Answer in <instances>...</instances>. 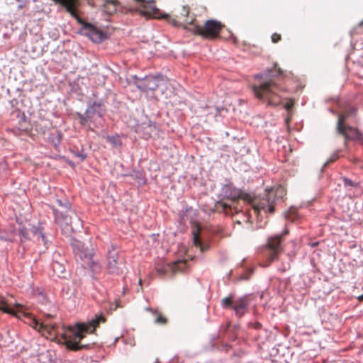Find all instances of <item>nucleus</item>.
Returning a JSON list of instances; mask_svg holds the SVG:
<instances>
[{
	"label": "nucleus",
	"mask_w": 363,
	"mask_h": 363,
	"mask_svg": "<svg viewBox=\"0 0 363 363\" xmlns=\"http://www.w3.org/2000/svg\"><path fill=\"white\" fill-rule=\"evenodd\" d=\"M106 321L103 314L96 315L94 318L86 323H79L73 327L64 329L60 334L58 341L72 351H79L83 349L88 350L94 344V342L83 343L82 340L87 334H92L101 323Z\"/></svg>",
	"instance_id": "nucleus-1"
},
{
	"label": "nucleus",
	"mask_w": 363,
	"mask_h": 363,
	"mask_svg": "<svg viewBox=\"0 0 363 363\" xmlns=\"http://www.w3.org/2000/svg\"><path fill=\"white\" fill-rule=\"evenodd\" d=\"M269 79H266L259 85H253L252 90L255 96L266 102L268 106H276L281 103L282 94L285 92L284 87L279 84L283 77V71L274 64L273 69L269 71Z\"/></svg>",
	"instance_id": "nucleus-2"
},
{
	"label": "nucleus",
	"mask_w": 363,
	"mask_h": 363,
	"mask_svg": "<svg viewBox=\"0 0 363 363\" xmlns=\"http://www.w3.org/2000/svg\"><path fill=\"white\" fill-rule=\"evenodd\" d=\"M223 27L224 25L220 21L213 19L206 21L203 26L199 25L196 21L195 24L191 23L186 26L193 34L206 39L216 38Z\"/></svg>",
	"instance_id": "nucleus-3"
},
{
	"label": "nucleus",
	"mask_w": 363,
	"mask_h": 363,
	"mask_svg": "<svg viewBox=\"0 0 363 363\" xmlns=\"http://www.w3.org/2000/svg\"><path fill=\"white\" fill-rule=\"evenodd\" d=\"M22 306L21 304H16V308H21ZM16 313L18 315V318H20L21 315L24 316L27 318V323L33 327L34 329L37 330L40 332L43 336H45L47 338H57L58 335L57 327L56 324H50L46 323H40L37 319L32 317L30 314L22 312L16 309Z\"/></svg>",
	"instance_id": "nucleus-4"
},
{
	"label": "nucleus",
	"mask_w": 363,
	"mask_h": 363,
	"mask_svg": "<svg viewBox=\"0 0 363 363\" xmlns=\"http://www.w3.org/2000/svg\"><path fill=\"white\" fill-rule=\"evenodd\" d=\"M282 188H278L276 192L271 191L268 192L265 197L255 200L252 201V211L255 215L258 216L261 212L273 213L275 211V205L279 193L284 194Z\"/></svg>",
	"instance_id": "nucleus-5"
},
{
	"label": "nucleus",
	"mask_w": 363,
	"mask_h": 363,
	"mask_svg": "<svg viewBox=\"0 0 363 363\" xmlns=\"http://www.w3.org/2000/svg\"><path fill=\"white\" fill-rule=\"evenodd\" d=\"M356 108H350L339 115L337 123V132L339 135H342L346 140H353L360 139L362 134L355 128L351 127L345 124V121L350 115H355L357 113Z\"/></svg>",
	"instance_id": "nucleus-6"
},
{
	"label": "nucleus",
	"mask_w": 363,
	"mask_h": 363,
	"mask_svg": "<svg viewBox=\"0 0 363 363\" xmlns=\"http://www.w3.org/2000/svg\"><path fill=\"white\" fill-rule=\"evenodd\" d=\"M289 233L286 228L281 235H277L269 238L267 247L264 251V255L268 257L269 262L277 259L282 252L281 242L284 235Z\"/></svg>",
	"instance_id": "nucleus-7"
},
{
	"label": "nucleus",
	"mask_w": 363,
	"mask_h": 363,
	"mask_svg": "<svg viewBox=\"0 0 363 363\" xmlns=\"http://www.w3.org/2000/svg\"><path fill=\"white\" fill-rule=\"evenodd\" d=\"M74 252L77 260H80L84 268L92 269L95 264L93 260L92 250L85 247L84 244L77 242L74 246Z\"/></svg>",
	"instance_id": "nucleus-8"
},
{
	"label": "nucleus",
	"mask_w": 363,
	"mask_h": 363,
	"mask_svg": "<svg viewBox=\"0 0 363 363\" xmlns=\"http://www.w3.org/2000/svg\"><path fill=\"white\" fill-rule=\"evenodd\" d=\"M225 196L228 199H230L232 203H226L223 201H219L215 204V210L218 212H223L225 214L233 213V211L235 213L239 211L237 206H235V202L240 198V193L234 190L230 194L225 193Z\"/></svg>",
	"instance_id": "nucleus-9"
},
{
	"label": "nucleus",
	"mask_w": 363,
	"mask_h": 363,
	"mask_svg": "<svg viewBox=\"0 0 363 363\" xmlns=\"http://www.w3.org/2000/svg\"><path fill=\"white\" fill-rule=\"evenodd\" d=\"M55 221L62 228V231L67 233L73 230L72 214L74 215L75 218L79 221L75 213L69 208H67L65 212L55 211Z\"/></svg>",
	"instance_id": "nucleus-10"
},
{
	"label": "nucleus",
	"mask_w": 363,
	"mask_h": 363,
	"mask_svg": "<svg viewBox=\"0 0 363 363\" xmlns=\"http://www.w3.org/2000/svg\"><path fill=\"white\" fill-rule=\"evenodd\" d=\"M107 269L110 274H119L123 272V262L119 259L118 252L115 249L108 252Z\"/></svg>",
	"instance_id": "nucleus-11"
},
{
	"label": "nucleus",
	"mask_w": 363,
	"mask_h": 363,
	"mask_svg": "<svg viewBox=\"0 0 363 363\" xmlns=\"http://www.w3.org/2000/svg\"><path fill=\"white\" fill-rule=\"evenodd\" d=\"M137 86L145 92L153 91L158 86L157 80L156 78L152 77H145L144 79L138 82Z\"/></svg>",
	"instance_id": "nucleus-12"
},
{
	"label": "nucleus",
	"mask_w": 363,
	"mask_h": 363,
	"mask_svg": "<svg viewBox=\"0 0 363 363\" xmlns=\"http://www.w3.org/2000/svg\"><path fill=\"white\" fill-rule=\"evenodd\" d=\"M249 301L246 297H242L234 302L233 308L238 316H242L247 311Z\"/></svg>",
	"instance_id": "nucleus-13"
},
{
	"label": "nucleus",
	"mask_w": 363,
	"mask_h": 363,
	"mask_svg": "<svg viewBox=\"0 0 363 363\" xmlns=\"http://www.w3.org/2000/svg\"><path fill=\"white\" fill-rule=\"evenodd\" d=\"M145 310L147 311H149L150 313H152V314L155 315V323L157 324H159V325H166L168 322V320L166 317H164L162 313H160V311H158L157 310H154L151 308H146Z\"/></svg>",
	"instance_id": "nucleus-14"
},
{
	"label": "nucleus",
	"mask_w": 363,
	"mask_h": 363,
	"mask_svg": "<svg viewBox=\"0 0 363 363\" xmlns=\"http://www.w3.org/2000/svg\"><path fill=\"white\" fill-rule=\"evenodd\" d=\"M199 230L197 229L196 230L193 232L194 235V244L196 247H199L201 252H205L207 251L209 248V245L208 244H203L199 238Z\"/></svg>",
	"instance_id": "nucleus-15"
},
{
	"label": "nucleus",
	"mask_w": 363,
	"mask_h": 363,
	"mask_svg": "<svg viewBox=\"0 0 363 363\" xmlns=\"http://www.w3.org/2000/svg\"><path fill=\"white\" fill-rule=\"evenodd\" d=\"M89 37L94 42H101L104 38V34L101 30L90 26Z\"/></svg>",
	"instance_id": "nucleus-16"
},
{
	"label": "nucleus",
	"mask_w": 363,
	"mask_h": 363,
	"mask_svg": "<svg viewBox=\"0 0 363 363\" xmlns=\"http://www.w3.org/2000/svg\"><path fill=\"white\" fill-rule=\"evenodd\" d=\"M0 311L15 316H18L16 313V311L9 307L4 297H0Z\"/></svg>",
	"instance_id": "nucleus-17"
},
{
	"label": "nucleus",
	"mask_w": 363,
	"mask_h": 363,
	"mask_svg": "<svg viewBox=\"0 0 363 363\" xmlns=\"http://www.w3.org/2000/svg\"><path fill=\"white\" fill-rule=\"evenodd\" d=\"M118 2L116 0H107L104 4V10L109 14L116 11Z\"/></svg>",
	"instance_id": "nucleus-18"
},
{
	"label": "nucleus",
	"mask_w": 363,
	"mask_h": 363,
	"mask_svg": "<svg viewBox=\"0 0 363 363\" xmlns=\"http://www.w3.org/2000/svg\"><path fill=\"white\" fill-rule=\"evenodd\" d=\"M106 139L109 142L113 147H120L122 145V142L118 135L109 136L107 135Z\"/></svg>",
	"instance_id": "nucleus-19"
},
{
	"label": "nucleus",
	"mask_w": 363,
	"mask_h": 363,
	"mask_svg": "<svg viewBox=\"0 0 363 363\" xmlns=\"http://www.w3.org/2000/svg\"><path fill=\"white\" fill-rule=\"evenodd\" d=\"M285 218L286 219L294 222L298 218L297 210L294 208H291L288 211L286 212Z\"/></svg>",
	"instance_id": "nucleus-20"
},
{
	"label": "nucleus",
	"mask_w": 363,
	"mask_h": 363,
	"mask_svg": "<svg viewBox=\"0 0 363 363\" xmlns=\"http://www.w3.org/2000/svg\"><path fill=\"white\" fill-rule=\"evenodd\" d=\"M186 267V262L183 260H178L173 263L171 269L173 272L182 270Z\"/></svg>",
	"instance_id": "nucleus-21"
},
{
	"label": "nucleus",
	"mask_w": 363,
	"mask_h": 363,
	"mask_svg": "<svg viewBox=\"0 0 363 363\" xmlns=\"http://www.w3.org/2000/svg\"><path fill=\"white\" fill-rule=\"evenodd\" d=\"M221 303H222V306L225 308H233V306L234 305V302L233 301V297L229 296V297H225V298H223Z\"/></svg>",
	"instance_id": "nucleus-22"
},
{
	"label": "nucleus",
	"mask_w": 363,
	"mask_h": 363,
	"mask_svg": "<svg viewBox=\"0 0 363 363\" xmlns=\"http://www.w3.org/2000/svg\"><path fill=\"white\" fill-rule=\"evenodd\" d=\"M271 39L272 43H277L281 40V36L279 33H274L272 35Z\"/></svg>",
	"instance_id": "nucleus-23"
},
{
	"label": "nucleus",
	"mask_w": 363,
	"mask_h": 363,
	"mask_svg": "<svg viewBox=\"0 0 363 363\" xmlns=\"http://www.w3.org/2000/svg\"><path fill=\"white\" fill-rule=\"evenodd\" d=\"M75 156L79 160L80 162L84 161L86 158V154L83 151L81 152L74 153Z\"/></svg>",
	"instance_id": "nucleus-24"
},
{
	"label": "nucleus",
	"mask_w": 363,
	"mask_h": 363,
	"mask_svg": "<svg viewBox=\"0 0 363 363\" xmlns=\"http://www.w3.org/2000/svg\"><path fill=\"white\" fill-rule=\"evenodd\" d=\"M338 158V155L337 153L333 155L328 160L325 162V167L327 166L328 164H329L330 163H332L335 161H336Z\"/></svg>",
	"instance_id": "nucleus-25"
},
{
	"label": "nucleus",
	"mask_w": 363,
	"mask_h": 363,
	"mask_svg": "<svg viewBox=\"0 0 363 363\" xmlns=\"http://www.w3.org/2000/svg\"><path fill=\"white\" fill-rule=\"evenodd\" d=\"M294 103L293 100L290 99V100H289V101L285 104V105H284V108H285L288 111H291V110L292 109V108H293V106H294Z\"/></svg>",
	"instance_id": "nucleus-26"
},
{
	"label": "nucleus",
	"mask_w": 363,
	"mask_h": 363,
	"mask_svg": "<svg viewBox=\"0 0 363 363\" xmlns=\"http://www.w3.org/2000/svg\"><path fill=\"white\" fill-rule=\"evenodd\" d=\"M95 113L94 111H86L84 114L89 119V123L91 121L92 116Z\"/></svg>",
	"instance_id": "nucleus-27"
},
{
	"label": "nucleus",
	"mask_w": 363,
	"mask_h": 363,
	"mask_svg": "<svg viewBox=\"0 0 363 363\" xmlns=\"http://www.w3.org/2000/svg\"><path fill=\"white\" fill-rule=\"evenodd\" d=\"M79 121L82 125H86L89 123V119L84 115H80Z\"/></svg>",
	"instance_id": "nucleus-28"
},
{
	"label": "nucleus",
	"mask_w": 363,
	"mask_h": 363,
	"mask_svg": "<svg viewBox=\"0 0 363 363\" xmlns=\"http://www.w3.org/2000/svg\"><path fill=\"white\" fill-rule=\"evenodd\" d=\"M33 233H34V236H35L38 240H39L40 238L42 240V241H44L45 235L41 232L35 230V231H33Z\"/></svg>",
	"instance_id": "nucleus-29"
},
{
	"label": "nucleus",
	"mask_w": 363,
	"mask_h": 363,
	"mask_svg": "<svg viewBox=\"0 0 363 363\" xmlns=\"http://www.w3.org/2000/svg\"><path fill=\"white\" fill-rule=\"evenodd\" d=\"M20 233L21 235L25 238V239H27L28 237H27V233H26V230L25 229H21L20 230Z\"/></svg>",
	"instance_id": "nucleus-30"
},
{
	"label": "nucleus",
	"mask_w": 363,
	"mask_h": 363,
	"mask_svg": "<svg viewBox=\"0 0 363 363\" xmlns=\"http://www.w3.org/2000/svg\"><path fill=\"white\" fill-rule=\"evenodd\" d=\"M345 184L347 186H352L353 183L350 179H344Z\"/></svg>",
	"instance_id": "nucleus-31"
},
{
	"label": "nucleus",
	"mask_w": 363,
	"mask_h": 363,
	"mask_svg": "<svg viewBox=\"0 0 363 363\" xmlns=\"http://www.w3.org/2000/svg\"><path fill=\"white\" fill-rule=\"evenodd\" d=\"M358 300H359V301H363V294H362V295H361V296H359L358 297Z\"/></svg>",
	"instance_id": "nucleus-32"
},
{
	"label": "nucleus",
	"mask_w": 363,
	"mask_h": 363,
	"mask_svg": "<svg viewBox=\"0 0 363 363\" xmlns=\"http://www.w3.org/2000/svg\"><path fill=\"white\" fill-rule=\"evenodd\" d=\"M57 203H58V204H59L60 206H62V201H60V200H57Z\"/></svg>",
	"instance_id": "nucleus-33"
},
{
	"label": "nucleus",
	"mask_w": 363,
	"mask_h": 363,
	"mask_svg": "<svg viewBox=\"0 0 363 363\" xmlns=\"http://www.w3.org/2000/svg\"><path fill=\"white\" fill-rule=\"evenodd\" d=\"M266 257H267V260H268V262H269V263H267V265H269V263H271L272 262H269V259H268V257H267V256H266Z\"/></svg>",
	"instance_id": "nucleus-34"
},
{
	"label": "nucleus",
	"mask_w": 363,
	"mask_h": 363,
	"mask_svg": "<svg viewBox=\"0 0 363 363\" xmlns=\"http://www.w3.org/2000/svg\"><path fill=\"white\" fill-rule=\"evenodd\" d=\"M317 245H318V243H317V242H316V243H313V246H316Z\"/></svg>",
	"instance_id": "nucleus-35"
},
{
	"label": "nucleus",
	"mask_w": 363,
	"mask_h": 363,
	"mask_svg": "<svg viewBox=\"0 0 363 363\" xmlns=\"http://www.w3.org/2000/svg\"><path fill=\"white\" fill-rule=\"evenodd\" d=\"M363 25V21L359 23V26H362Z\"/></svg>",
	"instance_id": "nucleus-36"
}]
</instances>
